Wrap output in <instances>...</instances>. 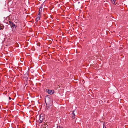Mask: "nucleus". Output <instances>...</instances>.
I'll return each mask as SVG.
<instances>
[{"label":"nucleus","mask_w":128,"mask_h":128,"mask_svg":"<svg viewBox=\"0 0 128 128\" xmlns=\"http://www.w3.org/2000/svg\"><path fill=\"white\" fill-rule=\"evenodd\" d=\"M50 98L48 96H46L45 98V101L46 104L49 103L50 102Z\"/></svg>","instance_id":"nucleus-1"},{"label":"nucleus","mask_w":128,"mask_h":128,"mask_svg":"<svg viewBox=\"0 0 128 128\" xmlns=\"http://www.w3.org/2000/svg\"><path fill=\"white\" fill-rule=\"evenodd\" d=\"M42 114H40V118L39 119V122L40 123L42 122L43 120L44 119V117L43 116H42Z\"/></svg>","instance_id":"nucleus-2"},{"label":"nucleus","mask_w":128,"mask_h":128,"mask_svg":"<svg viewBox=\"0 0 128 128\" xmlns=\"http://www.w3.org/2000/svg\"><path fill=\"white\" fill-rule=\"evenodd\" d=\"M11 25H10L11 27L12 28H15V29H16V25L14 24L13 22H12V24Z\"/></svg>","instance_id":"nucleus-3"},{"label":"nucleus","mask_w":128,"mask_h":128,"mask_svg":"<svg viewBox=\"0 0 128 128\" xmlns=\"http://www.w3.org/2000/svg\"><path fill=\"white\" fill-rule=\"evenodd\" d=\"M54 91H52L51 90H48V93L50 94H52L54 93Z\"/></svg>","instance_id":"nucleus-4"},{"label":"nucleus","mask_w":128,"mask_h":128,"mask_svg":"<svg viewBox=\"0 0 128 128\" xmlns=\"http://www.w3.org/2000/svg\"><path fill=\"white\" fill-rule=\"evenodd\" d=\"M72 119H74L75 118V114L74 113V112H73L72 113Z\"/></svg>","instance_id":"nucleus-5"},{"label":"nucleus","mask_w":128,"mask_h":128,"mask_svg":"<svg viewBox=\"0 0 128 128\" xmlns=\"http://www.w3.org/2000/svg\"><path fill=\"white\" fill-rule=\"evenodd\" d=\"M12 22L10 20L7 22V24L10 25H11V24Z\"/></svg>","instance_id":"nucleus-6"},{"label":"nucleus","mask_w":128,"mask_h":128,"mask_svg":"<svg viewBox=\"0 0 128 128\" xmlns=\"http://www.w3.org/2000/svg\"><path fill=\"white\" fill-rule=\"evenodd\" d=\"M40 20V18H38V17H37L36 18V22H37L38 21Z\"/></svg>","instance_id":"nucleus-7"},{"label":"nucleus","mask_w":128,"mask_h":128,"mask_svg":"<svg viewBox=\"0 0 128 128\" xmlns=\"http://www.w3.org/2000/svg\"><path fill=\"white\" fill-rule=\"evenodd\" d=\"M40 13H39V14H38V16H37V17H38V18H40Z\"/></svg>","instance_id":"nucleus-8"},{"label":"nucleus","mask_w":128,"mask_h":128,"mask_svg":"<svg viewBox=\"0 0 128 128\" xmlns=\"http://www.w3.org/2000/svg\"><path fill=\"white\" fill-rule=\"evenodd\" d=\"M42 8L41 7H40V9H39L40 11V10H42Z\"/></svg>","instance_id":"nucleus-9"},{"label":"nucleus","mask_w":128,"mask_h":128,"mask_svg":"<svg viewBox=\"0 0 128 128\" xmlns=\"http://www.w3.org/2000/svg\"><path fill=\"white\" fill-rule=\"evenodd\" d=\"M1 29H2V28H1V27H0V30H1Z\"/></svg>","instance_id":"nucleus-10"},{"label":"nucleus","mask_w":128,"mask_h":128,"mask_svg":"<svg viewBox=\"0 0 128 128\" xmlns=\"http://www.w3.org/2000/svg\"><path fill=\"white\" fill-rule=\"evenodd\" d=\"M9 98L10 100L11 99V98L10 97H9Z\"/></svg>","instance_id":"nucleus-11"}]
</instances>
